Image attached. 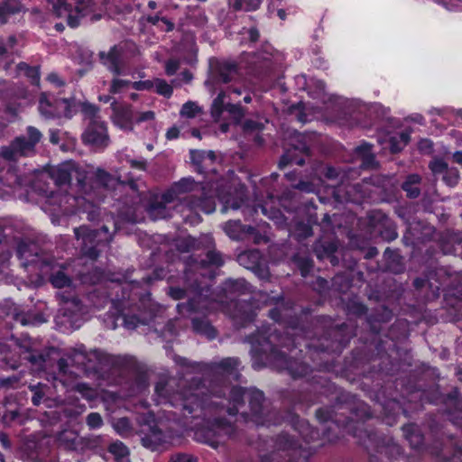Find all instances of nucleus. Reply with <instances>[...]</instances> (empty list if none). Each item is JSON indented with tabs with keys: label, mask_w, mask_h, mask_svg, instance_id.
<instances>
[{
	"label": "nucleus",
	"mask_w": 462,
	"mask_h": 462,
	"mask_svg": "<svg viewBox=\"0 0 462 462\" xmlns=\"http://www.w3.org/2000/svg\"><path fill=\"white\" fill-rule=\"evenodd\" d=\"M52 12L59 18H66L69 26L74 28L79 25V15H76L66 0H56L52 4Z\"/></svg>",
	"instance_id": "nucleus-14"
},
{
	"label": "nucleus",
	"mask_w": 462,
	"mask_h": 462,
	"mask_svg": "<svg viewBox=\"0 0 462 462\" xmlns=\"http://www.w3.org/2000/svg\"><path fill=\"white\" fill-rule=\"evenodd\" d=\"M245 115V109L241 106L239 102L233 104V123H238Z\"/></svg>",
	"instance_id": "nucleus-57"
},
{
	"label": "nucleus",
	"mask_w": 462,
	"mask_h": 462,
	"mask_svg": "<svg viewBox=\"0 0 462 462\" xmlns=\"http://www.w3.org/2000/svg\"><path fill=\"white\" fill-rule=\"evenodd\" d=\"M420 180L418 174H411L407 177L402 187L408 197L415 199L420 195V191L417 185L420 183Z\"/></svg>",
	"instance_id": "nucleus-26"
},
{
	"label": "nucleus",
	"mask_w": 462,
	"mask_h": 462,
	"mask_svg": "<svg viewBox=\"0 0 462 462\" xmlns=\"http://www.w3.org/2000/svg\"><path fill=\"white\" fill-rule=\"evenodd\" d=\"M51 282L56 288H65L70 286L71 279L64 270L60 269L51 274Z\"/></svg>",
	"instance_id": "nucleus-31"
},
{
	"label": "nucleus",
	"mask_w": 462,
	"mask_h": 462,
	"mask_svg": "<svg viewBox=\"0 0 462 462\" xmlns=\"http://www.w3.org/2000/svg\"><path fill=\"white\" fill-rule=\"evenodd\" d=\"M95 11L94 0H77V5L74 9L76 15H79V21L81 18Z\"/></svg>",
	"instance_id": "nucleus-30"
},
{
	"label": "nucleus",
	"mask_w": 462,
	"mask_h": 462,
	"mask_svg": "<svg viewBox=\"0 0 462 462\" xmlns=\"http://www.w3.org/2000/svg\"><path fill=\"white\" fill-rule=\"evenodd\" d=\"M78 204L82 208L83 211L87 213V218L89 221H95L99 217L100 211L97 205L87 199H82L78 201Z\"/></svg>",
	"instance_id": "nucleus-29"
},
{
	"label": "nucleus",
	"mask_w": 462,
	"mask_h": 462,
	"mask_svg": "<svg viewBox=\"0 0 462 462\" xmlns=\"http://www.w3.org/2000/svg\"><path fill=\"white\" fill-rule=\"evenodd\" d=\"M271 350L273 361L278 369L288 371L293 378L301 377L309 374L310 367L306 364L298 360L288 359L287 356L276 347H272Z\"/></svg>",
	"instance_id": "nucleus-6"
},
{
	"label": "nucleus",
	"mask_w": 462,
	"mask_h": 462,
	"mask_svg": "<svg viewBox=\"0 0 462 462\" xmlns=\"http://www.w3.org/2000/svg\"><path fill=\"white\" fill-rule=\"evenodd\" d=\"M139 319L135 316H126L124 319L125 327L128 329H134L138 326Z\"/></svg>",
	"instance_id": "nucleus-59"
},
{
	"label": "nucleus",
	"mask_w": 462,
	"mask_h": 462,
	"mask_svg": "<svg viewBox=\"0 0 462 462\" xmlns=\"http://www.w3.org/2000/svg\"><path fill=\"white\" fill-rule=\"evenodd\" d=\"M111 217L114 226V232H109V227L104 225L101 229L91 230L87 226H81L74 228L75 237L80 245V251L83 256L94 261L99 256V247L106 246L113 239V234L116 231V226L113 217Z\"/></svg>",
	"instance_id": "nucleus-3"
},
{
	"label": "nucleus",
	"mask_w": 462,
	"mask_h": 462,
	"mask_svg": "<svg viewBox=\"0 0 462 462\" xmlns=\"http://www.w3.org/2000/svg\"><path fill=\"white\" fill-rule=\"evenodd\" d=\"M211 116L215 121L227 120L231 117V97L220 92L211 106Z\"/></svg>",
	"instance_id": "nucleus-12"
},
{
	"label": "nucleus",
	"mask_w": 462,
	"mask_h": 462,
	"mask_svg": "<svg viewBox=\"0 0 462 462\" xmlns=\"http://www.w3.org/2000/svg\"><path fill=\"white\" fill-rule=\"evenodd\" d=\"M131 87L138 91L142 90H150L153 88V81L152 80H144V81H134L132 82Z\"/></svg>",
	"instance_id": "nucleus-53"
},
{
	"label": "nucleus",
	"mask_w": 462,
	"mask_h": 462,
	"mask_svg": "<svg viewBox=\"0 0 462 462\" xmlns=\"http://www.w3.org/2000/svg\"><path fill=\"white\" fill-rule=\"evenodd\" d=\"M429 168L434 175L444 174L448 168V163L441 159H434L429 164Z\"/></svg>",
	"instance_id": "nucleus-43"
},
{
	"label": "nucleus",
	"mask_w": 462,
	"mask_h": 462,
	"mask_svg": "<svg viewBox=\"0 0 462 462\" xmlns=\"http://www.w3.org/2000/svg\"><path fill=\"white\" fill-rule=\"evenodd\" d=\"M246 199V189L245 185L238 184V189H236V199L233 197V209L238 208Z\"/></svg>",
	"instance_id": "nucleus-44"
},
{
	"label": "nucleus",
	"mask_w": 462,
	"mask_h": 462,
	"mask_svg": "<svg viewBox=\"0 0 462 462\" xmlns=\"http://www.w3.org/2000/svg\"><path fill=\"white\" fill-rule=\"evenodd\" d=\"M39 249L35 243L32 241H21L17 246V254L21 260H25L23 263V266L32 263L38 256Z\"/></svg>",
	"instance_id": "nucleus-18"
},
{
	"label": "nucleus",
	"mask_w": 462,
	"mask_h": 462,
	"mask_svg": "<svg viewBox=\"0 0 462 462\" xmlns=\"http://www.w3.org/2000/svg\"><path fill=\"white\" fill-rule=\"evenodd\" d=\"M295 420V418H293V420ZM296 420H297V427H295V430L297 431H299V433L306 439V441H309L308 439V435L305 433L306 431H308L310 430V425L307 421L303 420H299L298 418H296Z\"/></svg>",
	"instance_id": "nucleus-54"
},
{
	"label": "nucleus",
	"mask_w": 462,
	"mask_h": 462,
	"mask_svg": "<svg viewBox=\"0 0 462 462\" xmlns=\"http://www.w3.org/2000/svg\"><path fill=\"white\" fill-rule=\"evenodd\" d=\"M177 307L180 314L199 312V302L195 299L186 303H180Z\"/></svg>",
	"instance_id": "nucleus-39"
},
{
	"label": "nucleus",
	"mask_w": 462,
	"mask_h": 462,
	"mask_svg": "<svg viewBox=\"0 0 462 462\" xmlns=\"http://www.w3.org/2000/svg\"><path fill=\"white\" fill-rule=\"evenodd\" d=\"M115 77L111 80L109 92L111 94H118L122 91L127 89L132 85V81L122 79L118 78V76L114 75Z\"/></svg>",
	"instance_id": "nucleus-35"
},
{
	"label": "nucleus",
	"mask_w": 462,
	"mask_h": 462,
	"mask_svg": "<svg viewBox=\"0 0 462 462\" xmlns=\"http://www.w3.org/2000/svg\"><path fill=\"white\" fill-rule=\"evenodd\" d=\"M149 214L153 219L167 218L171 216V210L163 201L155 200L149 207Z\"/></svg>",
	"instance_id": "nucleus-24"
},
{
	"label": "nucleus",
	"mask_w": 462,
	"mask_h": 462,
	"mask_svg": "<svg viewBox=\"0 0 462 462\" xmlns=\"http://www.w3.org/2000/svg\"><path fill=\"white\" fill-rule=\"evenodd\" d=\"M26 133L27 136H17L9 145L2 147L0 155L8 161H17L21 157L33 154L35 146L40 143L42 134L33 126H28Z\"/></svg>",
	"instance_id": "nucleus-4"
},
{
	"label": "nucleus",
	"mask_w": 462,
	"mask_h": 462,
	"mask_svg": "<svg viewBox=\"0 0 462 462\" xmlns=\"http://www.w3.org/2000/svg\"><path fill=\"white\" fill-rule=\"evenodd\" d=\"M202 263L220 266L223 263L222 256L217 252H208L207 257L202 261Z\"/></svg>",
	"instance_id": "nucleus-47"
},
{
	"label": "nucleus",
	"mask_w": 462,
	"mask_h": 462,
	"mask_svg": "<svg viewBox=\"0 0 462 462\" xmlns=\"http://www.w3.org/2000/svg\"><path fill=\"white\" fill-rule=\"evenodd\" d=\"M102 357L103 353L100 351L94 350L90 353H88L86 349L81 346L79 348L74 349L68 358L71 363L77 365H86L87 364L92 362L94 358L101 362Z\"/></svg>",
	"instance_id": "nucleus-17"
},
{
	"label": "nucleus",
	"mask_w": 462,
	"mask_h": 462,
	"mask_svg": "<svg viewBox=\"0 0 462 462\" xmlns=\"http://www.w3.org/2000/svg\"><path fill=\"white\" fill-rule=\"evenodd\" d=\"M402 430L406 439L412 448H417L422 445L423 435L417 425L408 424L402 428Z\"/></svg>",
	"instance_id": "nucleus-22"
},
{
	"label": "nucleus",
	"mask_w": 462,
	"mask_h": 462,
	"mask_svg": "<svg viewBox=\"0 0 462 462\" xmlns=\"http://www.w3.org/2000/svg\"><path fill=\"white\" fill-rule=\"evenodd\" d=\"M299 267L300 269L301 275L305 277L310 273L312 267V263L309 259H304L300 262Z\"/></svg>",
	"instance_id": "nucleus-61"
},
{
	"label": "nucleus",
	"mask_w": 462,
	"mask_h": 462,
	"mask_svg": "<svg viewBox=\"0 0 462 462\" xmlns=\"http://www.w3.org/2000/svg\"><path fill=\"white\" fill-rule=\"evenodd\" d=\"M243 128L245 131H256L262 128V125L252 120H247L244 123Z\"/></svg>",
	"instance_id": "nucleus-64"
},
{
	"label": "nucleus",
	"mask_w": 462,
	"mask_h": 462,
	"mask_svg": "<svg viewBox=\"0 0 462 462\" xmlns=\"http://www.w3.org/2000/svg\"><path fill=\"white\" fill-rule=\"evenodd\" d=\"M85 143L90 144L95 148L106 147L109 138L105 123L95 119L89 123L88 128L82 135Z\"/></svg>",
	"instance_id": "nucleus-8"
},
{
	"label": "nucleus",
	"mask_w": 462,
	"mask_h": 462,
	"mask_svg": "<svg viewBox=\"0 0 462 462\" xmlns=\"http://www.w3.org/2000/svg\"><path fill=\"white\" fill-rule=\"evenodd\" d=\"M97 182L103 187H108L113 178L103 170L98 169L96 172Z\"/></svg>",
	"instance_id": "nucleus-49"
},
{
	"label": "nucleus",
	"mask_w": 462,
	"mask_h": 462,
	"mask_svg": "<svg viewBox=\"0 0 462 462\" xmlns=\"http://www.w3.org/2000/svg\"><path fill=\"white\" fill-rule=\"evenodd\" d=\"M192 327L197 333L204 335L210 339L214 338L217 335L215 328L206 319H193Z\"/></svg>",
	"instance_id": "nucleus-27"
},
{
	"label": "nucleus",
	"mask_w": 462,
	"mask_h": 462,
	"mask_svg": "<svg viewBox=\"0 0 462 462\" xmlns=\"http://www.w3.org/2000/svg\"><path fill=\"white\" fill-rule=\"evenodd\" d=\"M39 111L47 119L56 117V99L52 101L46 93H42L39 99Z\"/></svg>",
	"instance_id": "nucleus-21"
},
{
	"label": "nucleus",
	"mask_w": 462,
	"mask_h": 462,
	"mask_svg": "<svg viewBox=\"0 0 462 462\" xmlns=\"http://www.w3.org/2000/svg\"><path fill=\"white\" fill-rule=\"evenodd\" d=\"M82 111L85 116L89 120V123L93 122L95 119L100 120L98 116V108L91 104H84L82 106Z\"/></svg>",
	"instance_id": "nucleus-45"
},
{
	"label": "nucleus",
	"mask_w": 462,
	"mask_h": 462,
	"mask_svg": "<svg viewBox=\"0 0 462 462\" xmlns=\"http://www.w3.org/2000/svg\"><path fill=\"white\" fill-rule=\"evenodd\" d=\"M183 203L190 211H202L208 214L214 211L213 203L207 197H187L184 199Z\"/></svg>",
	"instance_id": "nucleus-19"
},
{
	"label": "nucleus",
	"mask_w": 462,
	"mask_h": 462,
	"mask_svg": "<svg viewBox=\"0 0 462 462\" xmlns=\"http://www.w3.org/2000/svg\"><path fill=\"white\" fill-rule=\"evenodd\" d=\"M51 177L58 186H61L69 183L72 179L81 184L84 174L75 162H66L53 168Z\"/></svg>",
	"instance_id": "nucleus-7"
},
{
	"label": "nucleus",
	"mask_w": 462,
	"mask_h": 462,
	"mask_svg": "<svg viewBox=\"0 0 462 462\" xmlns=\"http://www.w3.org/2000/svg\"><path fill=\"white\" fill-rule=\"evenodd\" d=\"M107 449L116 462H130L129 448L122 441L116 440L112 442Z\"/></svg>",
	"instance_id": "nucleus-23"
},
{
	"label": "nucleus",
	"mask_w": 462,
	"mask_h": 462,
	"mask_svg": "<svg viewBox=\"0 0 462 462\" xmlns=\"http://www.w3.org/2000/svg\"><path fill=\"white\" fill-rule=\"evenodd\" d=\"M215 427V430L218 437L225 439H229L231 436V429L228 422H224L221 420H216Z\"/></svg>",
	"instance_id": "nucleus-40"
},
{
	"label": "nucleus",
	"mask_w": 462,
	"mask_h": 462,
	"mask_svg": "<svg viewBox=\"0 0 462 462\" xmlns=\"http://www.w3.org/2000/svg\"><path fill=\"white\" fill-rule=\"evenodd\" d=\"M20 69H26V75L32 78V83L38 84L40 79L39 71L36 68H31L27 64L22 62L18 65Z\"/></svg>",
	"instance_id": "nucleus-50"
},
{
	"label": "nucleus",
	"mask_w": 462,
	"mask_h": 462,
	"mask_svg": "<svg viewBox=\"0 0 462 462\" xmlns=\"http://www.w3.org/2000/svg\"><path fill=\"white\" fill-rule=\"evenodd\" d=\"M174 381L170 380L169 382H159L155 386V392L162 399V401H168L173 406L180 405L184 410H187L189 413L193 412L195 407L200 405V400L199 397V388L191 391L190 389L181 393H176L170 394L169 388L172 387Z\"/></svg>",
	"instance_id": "nucleus-5"
},
{
	"label": "nucleus",
	"mask_w": 462,
	"mask_h": 462,
	"mask_svg": "<svg viewBox=\"0 0 462 462\" xmlns=\"http://www.w3.org/2000/svg\"><path fill=\"white\" fill-rule=\"evenodd\" d=\"M140 433L143 445L152 450H156L163 442V434L155 424L144 425Z\"/></svg>",
	"instance_id": "nucleus-13"
},
{
	"label": "nucleus",
	"mask_w": 462,
	"mask_h": 462,
	"mask_svg": "<svg viewBox=\"0 0 462 462\" xmlns=\"http://www.w3.org/2000/svg\"><path fill=\"white\" fill-rule=\"evenodd\" d=\"M356 154L361 160V167L366 169H374L377 167L374 155L372 152V145L363 143L356 148Z\"/></svg>",
	"instance_id": "nucleus-20"
},
{
	"label": "nucleus",
	"mask_w": 462,
	"mask_h": 462,
	"mask_svg": "<svg viewBox=\"0 0 462 462\" xmlns=\"http://www.w3.org/2000/svg\"><path fill=\"white\" fill-rule=\"evenodd\" d=\"M459 173L457 168H448L443 174V181L450 187H454L458 183Z\"/></svg>",
	"instance_id": "nucleus-38"
},
{
	"label": "nucleus",
	"mask_w": 462,
	"mask_h": 462,
	"mask_svg": "<svg viewBox=\"0 0 462 462\" xmlns=\"http://www.w3.org/2000/svg\"><path fill=\"white\" fill-rule=\"evenodd\" d=\"M73 106L72 103L66 98L56 99V110L57 116L56 117H71L73 113Z\"/></svg>",
	"instance_id": "nucleus-33"
},
{
	"label": "nucleus",
	"mask_w": 462,
	"mask_h": 462,
	"mask_svg": "<svg viewBox=\"0 0 462 462\" xmlns=\"http://www.w3.org/2000/svg\"><path fill=\"white\" fill-rule=\"evenodd\" d=\"M29 388L33 392V396L32 398V403L34 405H39L42 396L44 395V393L42 391V385L40 383L37 385H30Z\"/></svg>",
	"instance_id": "nucleus-52"
},
{
	"label": "nucleus",
	"mask_w": 462,
	"mask_h": 462,
	"mask_svg": "<svg viewBox=\"0 0 462 462\" xmlns=\"http://www.w3.org/2000/svg\"><path fill=\"white\" fill-rule=\"evenodd\" d=\"M390 149L393 153L398 152L403 149L402 144L401 143L400 140L397 139L396 136H393L390 139Z\"/></svg>",
	"instance_id": "nucleus-62"
},
{
	"label": "nucleus",
	"mask_w": 462,
	"mask_h": 462,
	"mask_svg": "<svg viewBox=\"0 0 462 462\" xmlns=\"http://www.w3.org/2000/svg\"><path fill=\"white\" fill-rule=\"evenodd\" d=\"M179 197V194L177 193L174 187L171 185V187L167 189L164 193L161 196V200L163 201L166 204L173 202L175 199H177Z\"/></svg>",
	"instance_id": "nucleus-51"
},
{
	"label": "nucleus",
	"mask_w": 462,
	"mask_h": 462,
	"mask_svg": "<svg viewBox=\"0 0 462 462\" xmlns=\"http://www.w3.org/2000/svg\"><path fill=\"white\" fill-rule=\"evenodd\" d=\"M155 117L154 112L152 111H145L140 113L137 117L135 118V121L137 123L146 122V121H152Z\"/></svg>",
	"instance_id": "nucleus-60"
},
{
	"label": "nucleus",
	"mask_w": 462,
	"mask_h": 462,
	"mask_svg": "<svg viewBox=\"0 0 462 462\" xmlns=\"http://www.w3.org/2000/svg\"><path fill=\"white\" fill-rule=\"evenodd\" d=\"M27 359L32 364L36 365L39 367H42V365L45 363V357L42 354L40 353H32L28 356Z\"/></svg>",
	"instance_id": "nucleus-56"
},
{
	"label": "nucleus",
	"mask_w": 462,
	"mask_h": 462,
	"mask_svg": "<svg viewBox=\"0 0 462 462\" xmlns=\"http://www.w3.org/2000/svg\"><path fill=\"white\" fill-rule=\"evenodd\" d=\"M210 77L216 83H226L231 74V65L227 61L210 60Z\"/></svg>",
	"instance_id": "nucleus-16"
},
{
	"label": "nucleus",
	"mask_w": 462,
	"mask_h": 462,
	"mask_svg": "<svg viewBox=\"0 0 462 462\" xmlns=\"http://www.w3.org/2000/svg\"><path fill=\"white\" fill-rule=\"evenodd\" d=\"M172 186L176 189V191L179 194V196H180L182 194H185V193L195 191V190H197L199 189H201L200 184L196 182L190 177L182 178L179 181L174 182L172 184Z\"/></svg>",
	"instance_id": "nucleus-25"
},
{
	"label": "nucleus",
	"mask_w": 462,
	"mask_h": 462,
	"mask_svg": "<svg viewBox=\"0 0 462 462\" xmlns=\"http://www.w3.org/2000/svg\"><path fill=\"white\" fill-rule=\"evenodd\" d=\"M180 68V61L175 59L169 60L165 64V71L169 76L174 75Z\"/></svg>",
	"instance_id": "nucleus-55"
},
{
	"label": "nucleus",
	"mask_w": 462,
	"mask_h": 462,
	"mask_svg": "<svg viewBox=\"0 0 462 462\" xmlns=\"http://www.w3.org/2000/svg\"><path fill=\"white\" fill-rule=\"evenodd\" d=\"M180 116L187 118H194L202 113V108L195 102H186L181 109Z\"/></svg>",
	"instance_id": "nucleus-34"
},
{
	"label": "nucleus",
	"mask_w": 462,
	"mask_h": 462,
	"mask_svg": "<svg viewBox=\"0 0 462 462\" xmlns=\"http://www.w3.org/2000/svg\"><path fill=\"white\" fill-rule=\"evenodd\" d=\"M263 0H235L233 10L252 12L258 9Z\"/></svg>",
	"instance_id": "nucleus-32"
},
{
	"label": "nucleus",
	"mask_w": 462,
	"mask_h": 462,
	"mask_svg": "<svg viewBox=\"0 0 462 462\" xmlns=\"http://www.w3.org/2000/svg\"><path fill=\"white\" fill-rule=\"evenodd\" d=\"M111 119L113 123L124 130L132 131L134 122L132 106L114 101L111 104Z\"/></svg>",
	"instance_id": "nucleus-9"
},
{
	"label": "nucleus",
	"mask_w": 462,
	"mask_h": 462,
	"mask_svg": "<svg viewBox=\"0 0 462 462\" xmlns=\"http://www.w3.org/2000/svg\"><path fill=\"white\" fill-rule=\"evenodd\" d=\"M276 447L281 450L291 451L289 456L297 459L306 460L310 454L306 448H302L301 444L287 434H282L277 438Z\"/></svg>",
	"instance_id": "nucleus-11"
},
{
	"label": "nucleus",
	"mask_w": 462,
	"mask_h": 462,
	"mask_svg": "<svg viewBox=\"0 0 462 462\" xmlns=\"http://www.w3.org/2000/svg\"><path fill=\"white\" fill-rule=\"evenodd\" d=\"M170 296L174 300L183 299L186 295L185 290L179 287H171L169 291Z\"/></svg>",
	"instance_id": "nucleus-58"
},
{
	"label": "nucleus",
	"mask_w": 462,
	"mask_h": 462,
	"mask_svg": "<svg viewBox=\"0 0 462 462\" xmlns=\"http://www.w3.org/2000/svg\"><path fill=\"white\" fill-rule=\"evenodd\" d=\"M87 424L90 429H98L103 425V419L97 412H91L87 417Z\"/></svg>",
	"instance_id": "nucleus-46"
},
{
	"label": "nucleus",
	"mask_w": 462,
	"mask_h": 462,
	"mask_svg": "<svg viewBox=\"0 0 462 462\" xmlns=\"http://www.w3.org/2000/svg\"><path fill=\"white\" fill-rule=\"evenodd\" d=\"M79 435L74 430H66L59 435V442L65 448L75 449L79 442Z\"/></svg>",
	"instance_id": "nucleus-28"
},
{
	"label": "nucleus",
	"mask_w": 462,
	"mask_h": 462,
	"mask_svg": "<svg viewBox=\"0 0 462 462\" xmlns=\"http://www.w3.org/2000/svg\"><path fill=\"white\" fill-rule=\"evenodd\" d=\"M9 14L19 13L22 10V5L18 0H5L2 4Z\"/></svg>",
	"instance_id": "nucleus-48"
},
{
	"label": "nucleus",
	"mask_w": 462,
	"mask_h": 462,
	"mask_svg": "<svg viewBox=\"0 0 462 462\" xmlns=\"http://www.w3.org/2000/svg\"><path fill=\"white\" fill-rule=\"evenodd\" d=\"M58 297L60 300V310L62 311L64 316L72 318L81 312V301L74 294H66V292H59Z\"/></svg>",
	"instance_id": "nucleus-15"
},
{
	"label": "nucleus",
	"mask_w": 462,
	"mask_h": 462,
	"mask_svg": "<svg viewBox=\"0 0 462 462\" xmlns=\"http://www.w3.org/2000/svg\"><path fill=\"white\" fill-rule=\"evenodd\" d=\"M263 392L257 389L233 385V416L239 411V406L247 401L251 411V420L257 425L271 426L280 423L275 411L263 412Z\"/></svg>",
	"instance_id": "nucleus-2"
},
{
	"label": "nucleus",
	"mask_w": 462,
	"mask_h": 462,
	"mask_svg": "<svg viewBox=\"0 0 462 462\" xmlns=\"http://www.w3.org/2000/svg\"><path fill=\"white\" fill-rule=\"evenodd\" d=\"M240 34L242 35V42H256L260 36L258 30L254 27L244 28Z\"/></svg>",
	"instance_id": "nucleus-41"
},
{
	"label": "nucleus",
	"mask_w": 462,
	"mask_h": 462,
	"mask_svg": "<svg viewBox=\"0 0 462 462\" xmlns=\"http://www.w3.org/2000/svg\"><path fill=\"white\" fill-rule=\"evenodd\" d=\"M259 259V252L252 251V252H245L237 256V261L240 264L245 265L246 268H250V265H247V261H249L252 264L257 263Z\"/></svg>",
	"instance_id": "nucleus-37"
},
{
	"label": "nucleus",
	"mask_w": 462,
	"mask_h": 462,
	"mask_svg": "<svg viewBox=\"0 0 462 462\" xmlns=\"http://www.w3.org/2000/svg\"><path fill=\"white\" fill-rule=\"evenodd\" d=\"M359 175L358 171L348 168L339 171L332 167H328L325 171V177L332 183L328 187L331 189V194L339 203L354 202L359 203L364 198L359 183H352Z\"/></svg>",
	"instance_id": "nucleus-1"
},
{
	"label": "nucleus",
	"mask_w": 462,
	"mask_h": 462,
	"mask_svg": "<svg viewBox=\"0 0 462 462\" xmlns=\"http://www.w3.org/2000/svg\"><path fill=\"white\" fill-rule=\"evenodd\" d=\"M153 87L156 88V92L165 97H170L172 94V87L166 82L164 79H156L153 80Z\"/></svg>",
	"instance_id": "nucleus-36"
},
{
	"label": "nucleus",
	"mask_w": 462,
	"mask_h": 462,
	"mask_svg": "<svg viewBox=\"0 0 462 462\" xmlns=\"http://www.w3.org/2000/svg\"><path fill=\"white\" fill-rule=\"evenodd\" d=\"M114 428L121 436H126L131 431V424L127 418H120L114 423Z\"/></svg>",
	"instance_id": "nucleus-42"
},
{
	"label": "nucleus",
	"mask_w": 462,
	"mask_h": 462,
	"mask_svg": "<svg viewBox=\"0 0 462 462\" xmlns=\"http://www.w3.org/2000/svg\"><path fill=\"white\" fill-rule=\"evenodd\" d=\"M170 462H198L197 459L189 455L180 454L171 457Z\"/></svg>",
	"instance_id": "nucleus-63"
},
{
	"label": "nucleus",
	"mask_w": 462,
	"mask_h": 462,
	"mask_svg": "<svg viewBox=\"0 0 462 462\" xmlns=\"http://www.w3.org/2000/svg\"><path fill=\"white\" fill-rule=\"evenodd\" d=\"M124 50L119 45H114L108 51H100L98 57L100 62L106 67L114 75L119 76L122 74L121 59Z\"/></svg>",
	"instance_id": "nucleus-10"
}]
</instances>
